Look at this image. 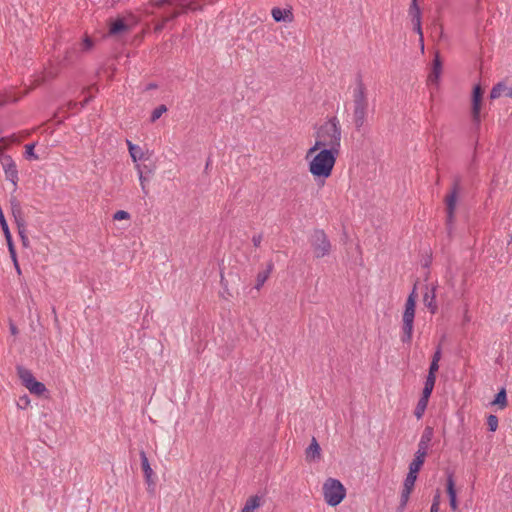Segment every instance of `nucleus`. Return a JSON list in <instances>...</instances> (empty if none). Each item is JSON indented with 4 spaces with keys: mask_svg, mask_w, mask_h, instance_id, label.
Masks as SVG:
<instances>
[{
    "mask_svg": "<svg viewBox=\"0 0 512 512\" xmlns=\"http://www.w3.org/2000/svg\"><path fill=\"white\" fill-rule=\"evenodd\" d=\"M342 139L341 125L337 117H330L315 132V144L308 149L306 159L311 157L320 148L332 149L340 152Z\"/></svg>",
    "mask_w": 512,
    "mask_h": 512,
    "instance_id": "obj_1",
    "label": "nucleus"
},
{
    "mask_svg": "<svg viewBox=\"0 0 512 512\" xmlns=\"http://www.w3.org/2000/svg\"><path fill=\"white\" fill-rule=\"evenodd\" d=\"M318 151L309 162V172L315 178H329L340 152L325 148H320Z\"/></svg>",
    "mask_w": 512,
    "mask_h": 512,
    "instance_id": "obj_2",
    "label": "nucleus"
},
{
    "mask_svg": "<svg viewBox=\"0 0 512 512\" xmlns=\"http://www.w3.org/2000/svg\"><path fill=\"white\" fill-rule=\"evenodd\" d=\"M326 503L332 507L339 505L346 497V488L335 478H328L322 487Z\"/></svg>",
    "mask_w": 512,
    "mask_h": 512,
    "instance_id": "obj_3",
    "label": "nucleus"
},
{
    "mask_svg": "<svg viewBox=\"0 0 512 512\" xmlns=\"http://www.w3.org/2000/svg\"><path fill=\"white\" fill-rule=\"evenodd\" d=\"M460 190V178L457 177L454 180L453 187L451 191L446 195L445 197V205H446V231L448 234V237H452V233L454 230V224H455V210H456V204L458 199V193Z\"/></svg>",
    "mask_w": 512,
    "mask_h": 512,
    "instance_id": "obj_4",
    "label": "nucleus"
},
{
    "mask_svg": "<svg viewBox=\"0 0 512 512\" xmlns=\"http://www.w3.org/2000/svg\"><path fill=\"white\" fill-rule=\"evenodd\" d=\"M310 243L314 256L318 259L329 255L331 252V242L323 229H314Z\"/></svg>",
    "mask_w": 512,
    "mask_h": 512,
    "instance_id": "obj_5",
    "label": "nucleus"
},
{
    "mask_svg": "<svg viewBox=\"0 0 512 512\" xmlns=\"http://www.w3.org/2000/svg\"><path fill=\"white\" fill-rule=\"evenodd\" d=\"M9 202H10L11 214H12L14 221L17 225L18 234L23 242V245L26 246L27 242H28V237L26 236V221L24 218V213L22 210L21 203L15 196H11Z\"/></svg>",
    "mask_w": 512,
    "mask_h": 512,
    "instance_id": "obj_6",
    "label": "nucleus"
},
{
    "mask_svg": "<svg viewBox=\"0 0 512 512\" xmlns=\"http://www.w3.org/2000/svg\"><path fill=\"white\" fill-rule=\"evenodd\" d=\"M483 89L480 85H475L472 92V107H471V116L473 124L475 125V129L478 130L481 124V106L483 99Z\"/></svg>",
    "mask_w": 512,
    "mask_h": 512,
    "instance_id": "obj_7",
    "label": "nucleus"
},
{
    "mask_svg": "<svg viewBox=\"0 0 512 512\" xmlns=\"http://www.w3.org/2000/svg\"><path fill=\"white\" fill-rule=\"evenodd\" d=\"M1 164L5 172L6 179L13 184L14 190H16L19 177L15 161L10 155H4L1 158Z\"/></svg>",
    "mask_w": 512,
    "mask_h": 512,
    "instance_id": "obj_8",
    "label": "nucleus"
},
{
    "mask_svg": "<svg viewBox=\"0 0 512 512\" xmlns=\"http://www.w3.org/2000/svg\"><path fill=\"white\" fill-rule=\"evenodd\" d=\"M353 105L354 107H368L366 87L361 76H358L356 79V87L353 91Z\"/></svg>",
    "mask_w": 512,
    "mask_h": 512,
    "instance_id": "obj_9",
    "label": "nucleus"
},
{
    "mask_svg": "<svg viewBox=\"0 0 512 512\" xmlns=\"http://www.w3.org/2000/svg\"><path fill=\"white\" fill-rule=\"evenodd\" d=\"M140 459H141V467L144 473L145 481L148 485V491L150 493H153L155 490V481L153 479L154 472L150 466V463L148 461L147 455L144 450H141L140 453Z\"/></svg>",
    "mask_w": 512,
    "mask_h": 512,
    "instance_id": "obj_10",
    "label": "nucleus"
},
{
    "mask_svg": "<svg viewBox=\"0 0 512 512\" xmlns=\"http://www.w3.org/2000/svg\"><path fill=\"white\" fill-rule=\"evenodd\" d=\"M423 303L432 314L437 312L436 286H431L430 288L426 286V292L423 295Z\"/></svg>",
    "mask_w": 512,
    "mask_h": 512,
    "instance_id": "obj_11",
    "label": "nucleus"
},
{
    "mask_svg": "<svg viewBox=\"0 0 512 512\" xmlns=\"http://www.w3.org/2000/svg\"><path fill=\"white\" fill-rule=\"evenodd\" d=\"M441 72H442V62L440 59V55L437 52L433 59L431 72L429 73L428 78H427L428 84L437 85L438 81H439V77L441 75Z\"/></svg>",
    "mask_w": 512,
    "mask_h": 512,
    "instance_id": "obj_12",
    "label": "nucleus"
},
{
    "mask_svg": "<svg viewBox=\"0 0 512 512\" xmlns=\"http://www.w3.org/2000/svg\"><path fill=\"white\" fill-rule=\"evenodd\" d=\"M446 490L449 496V504L453 511L458 509L457 495L455 490V482L453 479V474L450 473L447 476Z\"/></svg>",
    "mask_w": 512,
    "mask_h": 512,
    "instance_id": "obj_13",
    "label": "nucleus"
},
{
    "mask_svg": "<svg viewBox=\"0 0 512 512\" xmlns=\"http://www.w3.org/2000/svg\"><path fill=\"white\" fill-rule=\"evenodd\" d=\"M403 321V335L401 340L403 343H411L413 335L414 317L402 316Z\"/></svg>",
    "mask_w": 512,
    "mask_h": 512,
    "instance_id": "obj_14",
    "label": "nucleus"
},
{
    "mask_svg": "<svg viewBox=\"0 0 512 512\" xmlns=\"http://www.w3.org/2000/svg\"><path fill=\"white\" fill-rule=\"evenodd\" d=\"M130 30V27L125 23L124 19L118 18L110 21L109 24V35L117 36L126 33Z\"/></svg>",
    "mask_w": 512,
    "mask_h": 512,
    "instance_id": "obj_15",
    "label": "nucleus"
},
{
    "mask_svg": "<svg viewBox=\"0 0 512 512\" xmlns=\"http://www.w3.org/2000/svg\"><path fill=\"white\" fill-rule=\"evenodd\" d=\"M305 455L308 462L317 461L321 458V448L315 437L312 438L310 445L306 448Z\"/></svg>",
    "mask_w": 512,
    "mask_h": 512,
    "instance_id": "obj_16",
    "label": "nucleus"
},
{
    "mask_svg": "<svg viewBox=\"0 0 512 512\" xmlns=\"http://www.w3.org/2000/svg\"><path fill=\"white\" fill-rule=\"evenodd\" d=\"M367 110L368 107H354L353 109V121L357 131L361 130L366 121Z\"/></svg>",
    "mask_w": 512,
    "mask_h": 512,
    "instance_id": "obj_17",
    "label": "nucleus"
},
{
    "mask_svg": "<svg viewBox=\"0 0 512 512\" xmlns=\"http://www.w3.org/2000/svg\"><path fill=\"white\" fill-rule=\"evenodd\" d=\"M416 299H417V293H416V285H415L412 292L409 294V296L406 300L403 316L415 318Z\"/></svg>",
    "mask_w": 512,
    "mask_h": 512,
    "instance_id": "obj_18",
    "label": "nucleus"
},
{
    "mask_svg": "<svg viewBox=\"0 0 512 512\" xmlns=\"http://www.w3.org/2000/svg\"><path fill=\"white\" fill-rule=\"evenodd\" d=\"M272 17L276 22H291L293 20V13L288 9H281L274 7L271 11Z\"/></svg>",
    "mask_w": 512,
    "mask_h": 512,
    "instance_id": "obj_19",
    "label": "nucleus"
},
{
    "mask_svg": "<svg viewBox=\"0 0 512 512\" xmlns=\"http://www.w3.org/2000/svg\"><path fill=\"white\" fill-rule=\"evenodd\" d=\"M432 438H433V428L427 426L421 435L417 450L425 451L426 453H428V448H429Z\"/></svg>",
    "mask_w": 512,
    "mask_h": 512,
    "instance_id": "obj_20",
    "label": "nucleus"
},
{
    "mask_svg": "<svg viewBox=\"0 0 512 512\" xmlns=\"http://www.w3.org/2000/svg\"><path fill=\"white\" fill-rule=\"evenodd\" d=\"M274 268V264L272 261H269L267 263V268L263 271H260L258 274H257V277H256V285H255V288L257 290H259L263 285L264 283L267 281V279L269 278L272 270Z\"/></svg>",
    "mask_w": 512,
    "mask_h": 512,
    "instance_id": "obj_21",
    "label": "nucleus"
},
{
    "mask_svg": "<svg viewBox=\"0 0 512 512\" xmlns=\"http://www.w3.org/2000/svg\"><path fill=\"white\" fill-rule=\"evenodd\" d=\"M427 454L428 453H426L425 451L417 450L414 455L413 461L409 464V470L419 472L425 462Z\"/></svg>",
    "mask_w": 512,
    "mask_h": 512,
    "instance_id": "obj_22",
    "label": "nucleus"
},
{
    "mask_svg": "<svg viewBox=\"0 0 512 512\" xmlns=\"http://www.w3.org/2000/svg\"><path fill=\"white\" fill-rule=\"evenodd\" d=\"M262 503V497L258 495L251 496L247 499L241 512H253L255 509L259 508Z\"/></svg>",
    "mask_w": 512,
    "mask_h": 512,
    "instance_id": "obj_23",
    "label": "nucleus"
},
{
    "mask_svg": "<svg viewBox=\"0 0 512 512\" xmlns=\"http://www.w3.org/2000/svg\"><path fill=\"white\" fill-rule=\"evenodd\" d=\"M77 57H78V50L76 48L72 47V48L66 50L65 55L60 62V65L63 67L68 66V65L72 64Z\"/></svg>",
    "mask_w": 512,
    "mask_h": 512,
    "instance_id": "obj_24",
    "label": "nucleus"
},
{
    "mask_svg": "<svg viewBox=\"0 0 512 512\" xmlns=\"http://www.w3.org/2000/svg\"><path fill=\"white\" fill-rule=\"evenodd\" d=\"M508 89L509 88L506 86L504 82L497 83L496 85L493 86V88L490 91V99L494 100L499 98L502 95V93L506 94L508 92Z\"/></svg>",
    "mask_w": 512,
    "mask_h": 512,
    "instance_id": "obj_25",
    "label": "nucleus"
},
{
    "mask_svg": "<svg viewBox=\"0 0 512 512\" xmlns=\"http://www.w3.org/2000/svg\"><path fill=\"white\" fill-rule=\"evenodd\" d=\"M18 374H19V377L22 380V383L25 387H28L35 380V377L31 373V371H29L25 368H19Z\"/></svg>",
    "mask_w": 512,
    "mask_h": 512,
    "instance_id": "obj_26",
    "label": "nucleus"
},
{
    "mask_svg": "<svg viewBox=\"0 0 512 512\" xmlns=\"http://www.w3.org/2000/svg\"><path fill=\"white\" fill-rule=\"evenodd\" d=\"M417 474H418V472L409 470V472L404 480V484H403L404 489L413 491L415 482L417 480Z\"/></svg>",
    "mask_w": 512,
    "mask_h": 512,
    "instance_id": "obj_27",
    "label": "nucleus"
},
{
    "mask_svg": "<svg viewBox=\"0 0 512 512\" xmlns=\"http://www.w3.org/2000/svg\"><path fill=\"white\" fill-rule=\"evenodd\" d=\"M32 394H35L37 396L42 395L47 389L45 385L36 379L28 386L26 387Z\"/></svg>",
    "mask_w": 512,
    "mask_h": 512,
    "instance_id": "obj_28",
    "label": "nucleus"
},
{
    "mask_svg": "<svg viewBox=\"0 0 512 512\" xmlns=\"http://www.w3.org/2000/svg\"><path fill=\"white\" fill-rule=\"evenodd\" d=\"M492 404L499 405L500 408L507 406V395L504 388H502L495 396Z\"/></svg>",
    "mask_w": 512,
    "mask_h": 512,
    "instance_id": "obj_29",
    "label": "nucleus"
},
{
    "mask_svg": "<svg viewBox=\"0 0 512 512\" xmlns=\"http://www.w3.org/2000/svg\"><path fill=\"white\" fill-rule=\"evenodd\" d=\"M427 405H428V400H425L422 398L419 399V401L416 405V408L414 410V415L417 419H420L423 416V414L427 408Z\"/></svg>",
    "mask_w": 512,
    "mask_h": 512,
    "instance_id": "obj_30",
    "label": "nucleus"
},
{
    "mask_svg": "<svg viewBox=\"0 0 512 512\" xmlns=\"http://www.w3.org/2000/svg\"><path fill=\"white\" fill-rule=\"evenodd\" d=\"M409 14H410V16L412 18V22H414L415 19H420L421 18L420 8L417 5V2H412L411 3L410 8H409Z\"/></svg>",
    "mask_w": 512,
    "mask_h": 512,
    "instance_id": "obj_31",
    "label": "nucleus"
},
{
    "mask_svg": "<svg viewBox=\"0 0 512 512\" xmlns=\"http://www.w3.org/2000/svg\"><path fill=\"white\" fill-rule=\"evenodd\" d=\"M167 111V107L165 105H160L156 107L152 114H151V122H155L157 119H159L163 113Z\"/></svg>",
    "mask_w": 512,
    "mask_h": 512,
    "instance_id": "obj_32",
    "label": "nucleus"
},
{
    "mask_svg": "<svg viewBox=\"0 0 512 512\" xmlns=\"http://www.w3.org/2000/svg\"><path fill=\"white\" fill-rule=\"evenodd\" d=\"M487 426H488L489 431L495 432L497 430V428H498V418H497V416H495L493 414H490L487 417Z\"/></svg>",
    "mask_w": 512,
    "mask_h": 512,
    "instance_id": "obj_33",
    "label": "nucleus"
},
{
    "mask_svg": "<svg viewBox=\"0 0 512 512\" xmlns=\"http://www.w3.org/2000/svg\"><path fill=\"white\" fill-rule=\"evenodd\" d=\"M35 143H30L25 146V156L28 159L38 160L39 157L34 153Z\"/></svg>",
    "mask_w": 512,
    "mask_h": 512,
    "instance_id": "obj_34",
    "label": "nucleus"
},
{
    "mask_svg": "<svg viewBox=\"0 0 512 512\" xmlns=\"http://www.w3.org/2000/svg\"><path fill=\"white\" fill-rule=\"evenodd\" d=\"M129 153L134 162L142 157L141 148L137 145L129 147Z\"/></svg>",
    "mask_w": 512,
    "mask_h": 512,
    "instance_id": "obj_35",
    "label": "nucleus"
},
{
    "mask_svg": "<svg viewBox=\"0 0 512 512\" xmlns=\"http://www.w3.org/2000/svg\"><path fill=\"white\" fill-rule=\"evenodd\" d=\"M93 46H94L93 40L88 35H86L81 43L82 51L88 52L93 48Z\"/></svg>",
    "mask_w": 512,
    "mask_h": 512,
    "instance_id": "obj_36",
    "label": "nucleus"
},
{
    "mask_svg": "<svg viewBox=\"0 0 512 512\" xmlns=\"http://www.w3.org/2000/svg\"><path fill=\"white\" fill-rule=\"evenodd\" d=\"M414 24V30L419 34L420 36V42H421V49L424 50V44H423V33H422V28H421V18L420 19H415V21L413 22Z\"/></svg>",
    "mask_w": 512,
    "mask_h": 512,
    "instance_id": "obj_37",
    "label": "nucleus"
},
{
    "mask_svg": "<svg viewBox=\"0 0 512 512\" xmlns=\"http://www.w3.org/2000/svg\"><path fill=\"white\" fill-rule=\"evenodd\" d=\"M137 169H138V173H139V180H140L142 191L144 192L145 195H147L148 190L146 189V186H145V182H146L147 178L143 175V171L141 170L139 165H137Z\"/></svg>",
    "mask_w": 512,
    "mask_h": 512,
    "instance_id": "obj_38",
    "label": "nucleus"
},
{
    "mask_svg": "<svg viewBox=\"0 0 512 512\" xmlns=\"http://www.w3.org/2000/svg\"><path fill=\"white\" fill-rule=\"evenodd\" d=\"M198 9H200L199 5L196 2L191 1L182 6V13H186L187 11H196Z\"/></svg>",
    "mask_w": 512,
    "mask_h": 512,
    "instance_id": "obj_39",
    "label": "nucleus"
},
{
    "mask_svg": "<svg viewBox=\"0 0 512 512\" xmlns=\"http://www.w3.org/2000/svg\"><path fill=\"white\" fill-rule=\"evenodd\" d=\"M435 382H436V375L428 374L427 377H426L424 386L428 387V388H431V389H434Z\"/></svg>",
    "mask_w": 512,
    "mask_h": 512,
    "instance_id": "obj_40",
    "label": "nucleus"
},
{
    "mask_svg": "<svg viewBox=\"0 0 512 512\" xmlns=\"http://www.w3.org/2000/svg\"><path fill=\"white\" fill-rule=\"evenodd\" d=\"M129 218H130V214L124 210L117 211L113 216L114 220H124V219H129Z\"/></svg>",
    "mask_w": 512,
    "mask_h": 512,
    "instance_id": "obj_41",
    "label": "nucleus"
},
{
    "mask_svg": "<svg viewBox=\"0 0 512 512\" xmlns=\"http://www.w3.org/2000/svg\"><path fill=\"white\" fill-rule=\"evenodd\" d=\"M411 493H412L411 490H407V489L403 488L402 492H401L400 503L407 505Z\"/></svg>",
    "mask_w": 512,
    "mask_h": 512,
    "instance_id": "obj_42",
    "label": "nucleus"
},
{
    "mask_svg": "<svg viewBox=\"0 0 512 512\" xmlns=\"http://www.w3.org/2000/svg\"><path fill=\"white\" fill-rule=\"evenodd\" d=\"M167 23H168V22H167V21H165V18L163 17L159 22H157V23L155 24L154 31H155L156 33H160V32L164 29V27H165V25H166Z\"/></svg>",
    "mask_w": 512,
    "mask_h": 512,
    "instance_id": "obj_43",
    "label": "nucleus"
},
{
    "mask_svg": "<svg viewBox=\"0 0 512 512\" xmlns=\"http://www.w3.org/2000/svg\"><path fill=\"white\" fill-rule=\"evenodd\" d=\"M0 226L3 231L9 230V227H8V224H7V221L5 219L2 209H0Z\"/></svg>",
    "mask_w": 512,
    "mask_h": 512,
    "instance_id": "obj_44",
    "label": "nucleus"
},
{
    "mask_svg": "<svg viewBox=\"0 0 512 512\" xmlns=\"http://www.w3.org/2000/svg\"><path fill=\"white\" fill-rule=\"evenodd\" d=\"M439 370V362L431 361L428 374L436 375Z\"/></svg>",
    "mask_w": 512,
    "mask_h": 512,
    "instance_id": "obj_45",
    "label": "nucleus"
},
{
    "mask_svg": "<svg viewBox=\"0 0 512 512\" xmlns=\"http://www.w3.org/2000/svg\"><path fill=\"white\" fill-rule=\"evenodd\" d=\"M432 391H433V389L424 386L423 391H422V395H421L420 398L429 401V398H430V396L432 394Z\"/></svg>",
    "mask_w": 512,
    "mask_h": 512,
    "instance_id": "obj_46",
    "label": "nucleus"
},
{
    "mask_svg": "<svg viewBox=\"0 0 512 512\" xmlns=\"http://www.w3.org/2000/svg\"><path fill=\"white\" fill-rule=\"evenodd\" d=\"M441 344H439L436 348V351L434 352L432 356V361L439 362L441 359Z\"/></svg>",
    "mask_w": 512,
    "mask_h": 512,
    "instance_id": "obj_47",
    "label": "nucleus"
},
{
    "mask_svg": "<svg viewBox=\"0 0 512 512\" xmlns=\"http://www.w3.org/2000/svg\"><path fill=\"white\" fill-rule=\"evenodd\" d=\"M180 14H182V11H173L170 15L164 17L165 21H167V22L172 21V20L176 19L177 17H179Z\"/></svg>",
    "mask_w": 512,
    "mask_h": 512,
    "instance_id": "obj_48",
    "label": "nucleus"
},
{
    "mask_svg": "<svg viewBox=\"0 0 512 512\" xmlns=\"http://www.w3.org/2000/svg\"><path fill=\"white\" fill-rule=\"evenodd\" d=\"M262 239H263L262 234L254 235L252 237V242H253L254 246L259 247L262 242Z\"/></svg>",
    "mask_w": 512,
    "mask_h": 512,
    "instance_id": "obj_49",
    "label": "nucleus"
},
{
    "mask_svg": "<svg viewBox=\"0 0 512 512\" xmlns=\"http://www.w3.org/2000/svg\"><path fill=\"white\" fill-rule=\"evenodd\" d=\"M172 0H152V3L156 7H161L164 4H171Z\"/></svg>",
    "mask_w": 512,
    "mask_h": 512,
    "instance_id": "obj_50",
    "label": "nucleus"
},
{
    "mask_svg": "<svg viewBox=\"0 0 512 512\" xmlns=\"http://www.w3.org/2000/svg\"><path fill=\"white\" fill-rule=\"evenodd\" d=\"M29 398L27 396L21 397L20 402H18V406L20 408H25L29 404Z\"/></svg>",
    "mask_w": 512,
    "mask_h": 512,
    "instance_id": "obj_51",
    "label": "nucleus"
},
{
    "mask_svg": "<svg viewBox=\"0 0 512 512\" xmlns=\"http://www.w3.org/2000/svg\"><path fill=\"white\" fill-rule=\"evenodd\" d=\"M10 332H11L12 335H17L18 334V328L12 322H10Z\"/></svg>",
    "mask_w": 512,
    "mask_h": 512,
    "instance_id": "obj_52",
    "label": "nucleus"
},
{
    "mask_svg": "<svg viewBox=\"0 0 512 512\" xmlns=\"http://www.w3.org/2000/svg\"><path fill=\"white\" fill-rule=\"evenodd\" d=\"M3 233H4V236H5L6 242L13 241L10 230L3 231Z\"/></svg>",
    "mask_w": 512,
    "mask_h": 512,
    "instance_id": "obj_53",
    "label": "nucleus"
},
{
    "mask_svg": "<svg viewBox=\"0 0 512 512\" xmlns=\"http://www.w3.org/2000/svg\"><path fill=\"white\" fill-rule=\"evenodd\" d=\"M9 253H10L11 259L13 260V263H16V261H18L16 250H10Z\"/></svg>",
    "mask_w": 512,
    "mask_h": 512,
    "instance_id": "obj_54",
    "label": "nucleus"
},
{
    "mask_svg": "<svg viewBox=\"0 0 512 512\" xmlns=\"http://www.w3.org/2000/svg\"><path fill=\"white\" fill-rule=\"evenodd\" d=\"M438 511H439V507L437 506V503H432L430 512H438Z\"/></svg>",
    "mask_w": 512,
    "mask_h": 512,
    "instance_id": "obj_55",
    "label": "nucleus"
},
{
    "mask_svg": "<svg viewBox=\"0 0 512 512\" xmlns=\"http://www.w3.org/2000/svg\"><path fill=\"white\" fill-rule=\"evenodd\" d=\"M406 507V504L399 503L397 507V512H403Z\"/></svg>",
    "mask_w": 512,
    "mask_h": 512,
    "instance_id": "obj_56",
    "label": "nucleus"
},
{
    "mask_svg": "<svg viewBox=\"0 0 512 512\" xmlns=\"http://www.w3.org/2000/svg\"><path fill=\"white\" fill-rule=\"evenodd\" d=\"M8 250H15V246L13 241L7 242Z\"/></svg>",
    "mask_w": 512,
    "mask_h": 512,
    "instance_id": "obj_57",
    "label": "nucleus"
},
{
    "mask_svg": "<svg viewBox=\"0 0 512 512\" xmlns=\"http://www.w3.org/2000/svg\"><path fill=\"white\" fill-rule=\"evenodd\" d=\"M439 502H440V496L439 495L434 496L433 503H437V506L439 507Z\"/></svg>",
    "mask_w": 512,
    "mask_h": 512,
    "instance_id": "obj_58",
    "label": "nucleus"
},
{
    "mask_svg": "<svg viewBox=\"0 0 512 512\" xmlns=\"http://www.w3.org/2000/svg\"><path fill=\"white\" fill-rule=\"evenodd\" d=\"M14 266H15V268H16V270H17V272L20 274V273H21V270H20V266H19V264H18V261H16V263H14Z\"/></svg>",
    "mask_w": 512,
    "mask_h": 512,
    "instance_id": "obj_59",
    "label": "nucleus"
},
{
    "mask_svg": "<svg viewBox=\"0 0 512 512\" xmlns=\"http://www.w3.org/2000/svg\"><path fill=\"white\" fill-rule=\"evenodd\" d=\"M506 96L512 98V87H510L508 89V92L506 93Z\"/></svg>",
    "mask_w": 512,
    "mask_h": 512,
    "instance_id": "obj_60",
    "label": "nucleus"
},
{
    "mask_svg": "<svg viewBox=\"0 0 512 512\" xmlns=\"http://www.w3.org/2000/svg\"><path fill=\"white\" fill-rule=\"evenodd\" d=\"M52 312L54 314V318H55V322H58V318H57V314H56V309L55 307L52 308Z\"/></svg>",
    "mask_w": 512,
    "mask_h": 512,
    "instance_id": "obj_61",
    "label": "nucleus"
},
{
    "mask_svg": "<svg viewBox=\"0 0 512 512\" xmlns=\"http://www.w3.org/2000/svg\"><path fill=\"white\" fill-rule=\"evenodd\" d=\"M156 87H157V85H156V84H154V83H150V84L148 85V87H147V88H148V89H154V88H156Z\"/></svg>",
    "mask_w": 512,
    "mask_h": 512,
    "instance_id": "obj_62",
    "label": "nucleus"
},
{
    "mask_svg": "<svg viewBox=\"0 0 512 512\" xmlns=\"http://www.w3.org/2000/svg\"><path fill=\"white\" fill-rule=\"evenodd\" d=\"M221 284H222V286H224V288H226V282L224 281V277L222 274H221Z\"/></svg>",
    "mask_w": 512,
    "mask_h": 512,
    "instance_id": "obj_63",
    "label": "nucleus"
},
{
    "mask_svg": "<svg viewBox=\"0 0 512 512\" xmlns=\"http://www.w3.org/2000/svg\"><path fill=\"white\" fill-rule=\"evenodd\" d=\"M127 145H128V148L131 147V146H136L135 144H133L131 141L127 140Z\"/></svg>",
    "mask_w": 512,
    "mask_h": 512,
    "instance_id": "obj_64",
    "label": "nucleus"
}]
</instances>
